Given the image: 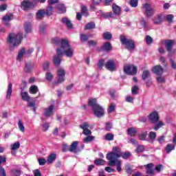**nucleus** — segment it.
<instances>
[{"instance_id":"nucleus-1","label":"nucleus","mask_w":176,"mask_h":176,"mask_svg":"<svg viewBox=\"0 0 176 176\" xmlns=\"http://www.w3.org/2000/svg\"><path fill=\"white\" fill-rule=\"evenodd\" d=\"M131 156V153L130 152L126 151L125 153H122L120 151V148L118 146H115L113 148L112 151L107 154V159L109 160L107 164L108 166H111V167H114L116 166V159L118 157H122V159L127 160Z\"/></svg>"},{"instance_id":"nucleus-2","label":"nucleus","mask_w":176,"mask_h":176,"mask_svg":"<svg viewBox=\"0 0 176 176\" xmlns=\"http://www.w3.org/2000/svg\"><path fill=\"white\" fill-rule=\"evenodd\" d=\"M52 43H54L55 45H58V43H60V47L57 48L58 54H62V56L63 54H65V56L69 58L74 57V53L75 51L74 48L69 45L68 41L63 39L60 42V39L58 38H54L52 39Z\"/></svg>"},{"instance_id":"nucleus-3","label":"nucleus","mask_w":176,"mask_h":176,"mask_svg":"<svg viewBox=\"0 0 176 176\" xmlns=\"http://www.w3.org/2000/svg\"><path fill=\"white\" fill-rule=\"evenodd\" d=\"M23 41V33H10L8 34L7 42L10 45V50L17 47Z\"/></svg>"},{"instance_id":"nucleus-4","label":"nucleus","mask_w":176,"mask_h":176,"mask_svg":"<svg viewBox=\"0 0 176 176\" xmlns=\"http://www.w3.org/2000/svg\"><path fill=\"white\" fill-rule=\"evenodd\" d=\"M88 104L89 107H91L94 115L96 116V118H101L104 116L105 111L104 108L101 107L100 104H97V99L91 98L88 101Z\"/></svg>"},{"instance_id":"nucleus-5","label":"nucleus","mask_w":176,"mask_h":176,"mask_svg":"<svg viewBox=\"0 0 176 176\" xmlns=\"http://www.w3.org/2000/svg\"><path fill=\"white\" fill-rule=\"evenodd\" d=\"M120 41L121 43H122L124 46H125L126 49H127L128 50H133L134 47H135L134 41H133V40L126 38L123 35L120 36Z\"/></svg>"},{"instance_id":"nucleus-6","label":"nucleus","mask_w":176,"mask_h":176,"mask_svg":"<svg viewBox=\"0 0 176 176\" xmlns=\"http://www.w3.org/2000/svg\"><path fill=\"white\" fill-rule=\"evenodd\" d=\"M112 12H107L104 14L105 17H115V16H119L121 13L120 7L116 4L112 5Z\"/></svg>"},{"instance_id":"nucleus-7","label":"nucleus","mask_w":176,"mask_h":176,"mask_svg":"<svg viewBox=\"0 0 176 176\" xmlns=\"http://www.w3.org/2000/svg\"><path fill=\"white\" fill-rule=\"evenodd\" d=\"M161 44L165 45L167 52H171L173 50V46L175 45V41L172 39L162 40Z\"/></svg>"},{"instance_id":"nucleus-8","label":"nucleus","mask_w":176,"mask_h":176,"mask_svg":"<svg viewBox=\"0 0 176 176\" xmlns=\"http://www.w3.org/2000/svg\"><path fill=\"white\" fill-rule=\"evenodd\" d=\"M124 72L127 75L134 76L137 74V67L133 65H127L124 67Z\"/></svg>"},{"instance_id":"nucleus-9","label":"nucleus","mask_w":176,"mask_h":176,"mask_svg":"<svg viewBox=\"0 0 176 176\" xmlns=\"http://www.w3.org/2000/svg\"><path fill=\"white\" fill-rule=\"evenodd\" d=\"M143 9H144V12L147 17H152V16L155 14V9L148 3L143 5Z\"/></svg>"},{"instance_id":"nucleus-10","label":"nucleus","mask_w":176,"mask_h":176,"mask_svg":"<svg viewBox=\"0 0 176 176\" xmlns=\"http://www.w3.org/2000/svg\"><path fill=\"white\" fill-rule=\"evenodd\" d=\"M105 68L108 69V71H111V72H113L114 71H116V66L115 65V61L113 60H108L105 65Z\"/></svg>"},{"instance_id":"nucleus-11","label":"nucleus","mask_w":176,"mask_h":176,"mask_svg":"<svg viewBox=\"0 0 176 176\" xmlns=\"http://www.w3.org/2000/svg\"><path fill=\"white\" fill-rule=\"evenodd\" d=\"M78 144H79L78 141L73 142L69 147L68 151L73 153H79L80 149L78 148Z\"/></svg>"},{"instance_id":"nucleus-12","label":"nucleus","mask_w":176,"mask_h":176,"mask_svg":"<svg viewBox=\"0 0 176 176\" xmlns=\"http://www.w3.org/2000/svg\"><path fill=\"white\" fill-rule=\"evenodd\" d=\"M63 60V54H58V49H56V55L54 56L53 63L54 65L58 67L61 64Z\"/></svg>"},{"instance_id":"nucleus-13","label":"nucleus","mask_w":176,"mask_h":176,"mask_svg":"<svg viewBox=\"0 0 176 176\" xmlns=\"http://www.w3.org/2000/svg\"><path fill=\"white\" fill-rule=\"evenodd\" d=\"M79 127L83 130L82 134H84V135H91V131L89 129V124L87 122H84L82 124L80 125Z\"/></svg>"},{"instance_id":"nucleus-14","label":"nucleus","mask_w":176,"mask_h":176,"mask_svg":"<svg viewBox=\"0 0 176 176\" xmlns=\"http://www.w3.org/2000/svg\"><path fill=\"white\" fill-rule=\"evenodd\" d=\"M21 6L23 10L27 11V10H30V9H32V8H34V4L28 0H24L21 3Z\"/></svg>"},{"instance_id":"nucleus-15","label":"nucleus","mask_w":176,"mask_h":176,"mask_svg":"<svg viewBox=\"0 0 176 176\" xmlns=\"http://www.w3.org/2000/svg\"><path fill=\"white\" fill-rule=\"evenodd\" d=\"M2 20L4 23V25L6 27H10V23L9 22L13 20V14L5 15L3 16Z\"/></svg>"},{"instance_id":"nucleus-16","label":"nucleus","mask_w":176,"mask_h":176,"mask_svg":"<svg viewBox=\"0 0 176 176\" xmlns=\"http://www.w3.org/2000/svg\"><path fill=\"white\" fill-rule=\"evenodd\" d=\"M153 74H155V75L160 76L164 72V69L161 65H156L154 66L153 68Z\"/></svg>"},{"instance_id":"nucleus-17","label":"nucleus","mask_w":176,"mask_h":176,"mask_svg":"<svg viewBox=\"0 0 176 176\" xmlns=\"http://www.w3.org/2000/svg\"><path fill=\"white\" fill-rule=\"evenodd\" d=\"M148 119L151 121V123H157L159 121V114L157 112L154 111L149 114Z\"/></svg>"},{"instance_id":"nucleus-18","label":"nucleus","mask_w":176,"mask_h":176,"mask_svg":"<svg viewBox=\"0 0 176 176\" xmlns=\"http://www.w3.org/2000/svg\"><path fill=\"white\" fill-rule=\"evenodd\" d=\"M53 111H54V105L52 104L48 108L45 109L44 116L47 118H50V116L53 115Z\"/></svg>"},{"instance_id":"nucleus-19","label":"nucleus","mask_w":176,"mask_h":176,"mask_svg":"<svg viewBox=\"0 0 176 176\" xmlns=\"http://www.w3.org/2000/svg\"><path fill=\"white\" fill-rule=\"evenodd\" d=\"M62 22L65 25H66L68 30H72L73 28L72 23L71 22V20H69L68 18L67 17L63 18Z\"/></svg>"},{"instance_id":"nucleus-20","label":"nucleus","mask_w":176,"mask_h":176,"mask_svg":"<svg viewBox=\"0 0 176 176\" xmlns=\"http://www.w3.org/2000/svg\"><path fill=\"white\" fill-rule=\"evenodd\" d=\"M146 168V173L149 175H153V164H148L144 166Z\"/></svg>"},{"instance_id":"nucleus-21","label":"nucleus","mask_w":176,"mask_h":176,"mask_svg":"<svg viewBox=\"0 0 176 176\" xmlns=\"http://www.w3.org/2000/svg\"><path fill=\"white\" fill-rule=\"evenodd\" d=\"M56 10L59 14H62L63 13H65V12H67V8L64 4H58L56 6Z\"/></svg>"},{"instance_id":"nucleus-22","label":"nucleus","mask_w":176,"mask_h":176,"mask_svg":"<svg viewBox=\"0 0 176 176\" xmlns=\"http://www.w3.org/2000/svg\"><path fill=\"white\" fill-rule=\"evenodd\" d=\"M65 80V76H57V80L54 82V86H57L60 85V83H64Z\"/></svg>"},{"instance_id":"nucleus-23","label":"nucleus","mask_w":176,"mask_h":176,"mask_svg":"<svg viewBox=\"0 0 176 176\" xmlns=\"http://www.w3.org/2000/svg\"><path fill=\"white\" fill-rule=\"evenodd\" d=\"M146 137H148V131H144L139 135L138 138L140 141H148V142H151V140H146Z\"/></svg>"},{"instance_id":"nucleus-24","label":"nucleus","mask_w":176,"mask_h":176,"mask_svg":"<svg viewBox=\"0 0 176 176\" xmlns=\"http://www.w3.org/2000/svg\"><path fill=\"white\" fill-rule=\"evenodd\" d=\"M102 50H104V52H111V50H112V45L111 43H104L102 47Z\"/></svg>"},{"instance_id":"nucleus-25","label":"nucleus","mask_w":176,"mask_h":176,"mask_svg":"<svg viewBox=\"0 0 176 176\" xmlns=\"http://www.w3.org/2000/svg\"><path fill=\"white\" fill-rule=\"evenodd\" d=\"M21 96L23 101H27L29 102V101L31 100V97H30V95H28V92L27 91H22L21 93Z\"/></svg>"},{"instance_id":"nucleus-26","label":"nucleus","mask_w":176,"mask_h":176,"mask_svg":"<svg viewBox=\"0 0 176 176\" xmlns=\"http://www.w3.org/2000/svg\"><path fill=\"white\" fill-rule=\"evenodd\" d=\"M34 65L32 63H26L24 69L25 72L28 73L32 71V68H34Z\"/></svg>"},{"instance_id":"nucleus-27","label":"nucleus","mask_w":176,"mask_h":176,"mask_svg":"<svg viewBox=\"0 0 176 176\" xmlns=\"http://www.w3.org/2000/svg\"><path fill=\"white\" fill-rule=\"evenodd\" d=\"M38 91H39V89L36 85H32L29 89V93H30V94H36Z\"/></svg>"},{"instance_id":"nucleus-28","label":"nucleus","mask_w":176,"mask_h":176,"mask_svg":"<svg viewBox=\"0 0 176 176\" xmlns=\"http://www.w3.org/2000/svg\"><path fill=\"white\" fill-rule=\"evenodd\" d=\"M56 157H57L56 154L52 153L48 156V158L47 160V163H48V164H52V163H53V162L56 160Z\"/></svg>"},{"instance_id":"nucleus-29","label":"nucleus","mask_w":176,"mask_h":176,"mask_svg":"<svg viewBox=\"0 0 176 176\" xmlns=\"http://www.w3.org/2000/svg\"><path fill=\"white\" fill-rule=\"evenodd\" d=\"M25 31L26 34H30V32H32V25H31V23H25Z\"/></svg>"},{"instance_id":"nucleus-30","label":"nucleus","mask_w":176,"mask_h":176,"mask_svg":"<svg viewBox=\"0 0 176 176\" xmlns=\"http://www.w3.org/2000/svg\"><path fill=\"white\" fill-rule=\"evenodd\" d=\"M174 149H175V145L172 144H167L165 148L166 153H170V152H171V151H174Z\"/></svg>"},{"instance_id":"nucleus-31","label":"nucleus","mask_w":176,"mask_h":176,"mask_svg":"<svg viewBox=\"0 0 176 176\" xmlns=\"http://www.w3.org/2000/svg\"><path fill=\"white\" fill-rule=\"evenodd\" d=\"M128 135H130V137H135V135H137V130L134 128L128 129Z\"/></svg>"},{"instance_id":"nucleus-32","label":"nucleus","mask_w":176,"mask_h":176,"mask_svg":"<svg viewBox=\"0 0 176 176\" xmlns=\"http://www.w3.org/2000/svg\"><path fill=\"white\" fill-rule=\"evenodd\" d=\"M45 10H40L36 13V19L38 20H41V19H43V16H45Z\"/></svg>"},{"instance_id":"nucleus-33","label":"nucleus","mask_w":176,"mask_h":176,"mask_svg":"<svg viewBox=\"0 0 176 176\" xmlns=\"http://www.w3.org/2000/svg\"><path fill=\"white\" fill-rule=\"evenodd\" d=\"M151 76V73L148 70H144L142 75V80H146Z\"/></svg>"},{"instance_id":"nucleus-34","label":"nucleus","mask_w":176,"mask_h":176,"mask_svg":"<svg viewBox=\"0 0 176 176\" xmlns=\"http://www.w3.org/2000/svg\"><path fill=\"white\" fill-rule=\"evenodd\" d=\"M94 164H96V166H105L107 162H105L104 160L97 159L95 160Z\"/></svg>"},{"instance_id":"nucleus-35","label":"nucleus","mask_w":176,"mask_h":176,"mask_svg":"<svg viewBox=\"0 0 176 176\" xmlns=\"http://www.w3.org/2000/svg\"><path fill=\"white\" fill-rule=\"evenodd\" d=\"M153 21L154 24H162V21H163V19H162V16L158 15L153 19Z\"/></svg>"},{"instance_id":"nucleus-36","label":"nucleus","mask_w":176,"mask_h":176,"mask_svg":"<svg viewBox=\"0 0 176 176\" xmlns=\"http://www.w3.org/2000/svg\"><path fill=\"white\" fill-rule=\"evenodd\" d=\"M12 83H10L7 90V96H6V98L8 100H10V96H12Z\"/></svg>"},{"instance_id":"nucleus-37","label":"nucleus","mask_w":176,"mask_h":176,"mask_svg":"<svg viewBox=\"0 0 176 176\" xmlns=\"http://www.w3.org/2000/svg\"><path fill=\"white\" fill-rule=\"evenodd\" d=\"M53 78H54V76H53V74H52V72H47L45 73V79L46 80H47L48 82H52V80H53Z\"/></svg>"},{"instance_id":"nucleus-38","label":"nucleus","mask_w":176,"mask_h":176,"mask_svg":"<svg viewBox=\"0 0 176 176\" xmlns=\"http://www.w3.org/2000/svg\"><path fill=\"white\" fill-rule=\"evenodd\" d=\"M81 14L85 17L89 16V11L87 10V8L85 6L81 7Z\"/></svg>"},{"instance_id":"nucleus-39","label":"nucleus","mask_w":176,"mask_h":176,"mask_svg":"<svg viewBox=\"0 0 176 176\" xmlns=\"http://www.w3.org/2000/svg\"><path fill=\"white\" fill-rule=\"evenodd\" d=\"M103 38L106 41H111L112 39V34L109 32H105L103 33Z\"/></svg>"},{"instance_id":"nucleus-40","label":"nucleus","mask_w":176,"mask_h":176,"mask_svg":"<svg viewBox=\"0 0 176 176\" xmlns=\"http://www.w3.org/2000/svg\"><path fill=\"white\" fill-rule=\"evenodd\" d=\"M148 137L151 141L149 142H151V144H153V141H155V140L156 139V133L153 131H151L149 133Z\"/></svg>"},{"instance_id":"nucleus-41","label":"nucleus","mask_w":176,"mask_h":176,"mask_svg":"<svg viewBox=\"0 0 176 176\" xmlns=\"http://www.w3.org/2000/svg\"><path fill=\"white\" fill-rule=\"evenodd\" d=\"M96 28V23L94 22H89L85 25V30H93Z\"/></svg>"},{"instance_id":"nucleus-42","label":"nucleus","mask_w":176,"mask_h":176,"mask_svg":"<svg viewBox=\"0 0 176 176\" xmlns=\"http://www.w3.org/2000/svg\"><path fill=\"white\" fill-rule=\"evenodd\" d=\"M24 53H25V49H22L19 52L16 60L18 61H21V58H23V56H24Z\"/></svg>"},{"instance_id":"nucleus-43","label":"nucleus","mask_w":176,"mask_h":176,"mask_svg":"<svg viewBox=\"0 0 176 176\" xmlns=\"http://www.w3.org/2000/svg\"><path fill=\"white\" fill-rule=\"evenodd\" d=\"M45 13L47 16H52V14H53V7H52V5L49 4V6L46 11H45Z\"/></svg>"},{"instance_id":"nucleus-44","label":"nucleus","mask_w":176,"mask_h":176,"mask_svg":"<svg viewBox=\"0 0 176 176\" xmlns=\"http://www.w3.org/2000/svg\"><path fill=\"white\" fill-rule=\"evenodd\" d=\"M116 164L117 166V171L120 173V171H122V161L116 158Z\"/></svg>"},{"instance_id":"nucleus-45","label":"nucleus","mask_w":176,"mask_h":176,"mask_svg":"<svg viewBox=\"0 0 176 176\" xmlns=\"http://www.w3.org/2000/svg\"><path fill=\"white\" fill-rule=\"evenodd\" d=\"M164 126V123L163 122H158L155 125H154L153 129L155 130V131H157L159 129H161V127H163Z\"/></svg>"},{"instance_id":"nucleus-46","label":"nucleus","mask_w":176,"mask_h":176,"mask_svg":"<svg viewBox=\"0 0 176 176\" xmlns=\"http://www.w3.org/2000/svg\"><path fill=\"white\" fill-rule=\"evenodd\" d=\"M18 127L22 133H24L25 131V127L24 126V124H23V122H21V120L18 122Z\"/></svg>"},{"instance_id":"nucleus-47","label":"nucleus","mask_w":176,"mask_h":176,"mask_svg":"<svg viewBox=\"0 0 176 176\" xmlns=\"http://www.w3.org/2000/svg\"><path fill=\"white\" fill-rule=\"evenodd\" d=\"M20 148V142H16L13 144L11 145V151H17Z\"/></svg>"},{"instance_id":"nucleus-48","label":"nucleus","mask_w":176,"mask_h":176,"mask_svg":"<svg viewBox=\"0 0 176 176\" xmlns=\"http://www.w3.org/2000/svg\"><path fill=\"white\" fill-rule=\"evenodd\" d=\"M11 173L13 176H20L21 175V170L20 169H12Z\"/></svg>"},{"instance_id":"nucleus-49","label":"nucleus","mask_w":176,"mask_h":176,"mask_svg":"<svg viewBox=\"0 0 176 176\" xmlns=\"http://www.w3.org/2000/svg\"><path fill=\"white\" fill-rule=\"evenodd\" d=\"M57 76H65V70L63 68L58 69Z\"/></svg>"},{"instance_id":"nucleus-50","label":"nucleus","mask_w":176,"mask_h":176,"mask_svg":"<svg viewBox=\"0 0 176 176\" xmlns=\"http://www.w3.org/2000/svg\"><path fill=\"white\" fill-rule=\"evenodd\" d=\"M144 151H145V146H144V145H139L138 146V148H136L135 152L137 153H141L144 152Z\"/></svg>"},{"instance_id":"nucleus-51","label":"nucleus","mask_w":176,"mask_h":176,"mask_svg":"<svg viewBox=\"0 0 176 176\" xmlns=\"http://www.w3.org/2000/svg\"><path fill=\"white\" fill-rule=\"evenodd\" d=\"M156 79H157V82H158V83H164V82H166V79L162 75L157 76Z\"/></svg>"},{"instance_id":"nucleus-52","label":"nucleus","mask_w":176,"mask_h":176,"mask_svg":"<svg viewBox=\"0 0 176 176\" xmlns=\"http://www.w3.org/2000/svg\"><path fill=\"white\" fill-rule=\"evenodd\" d=\"M89 36H90L87 35V34H80V39L81 42H86V41H87V39H89Z\"/></svg>"},{"instance_id":"nucleus-53","label":"nucleus","mask_w":176,"mask_h":176,"mask_svg":"<svg viewBox=\"0 0 176 176\" xmlns=\"http://www.w3.org/2000/svg\"><path fill=\"white\" fill-rule=\"evenodd\" d=\"M49 67H50V63L48 61H45L43 64V69L44 71H48L49 70Z\"/></svg>"},{"instance_id":"nucleus-54","label":"nucleus","mask_w":176,"mask_h":176,"mask_svg":"<svg viewBox=\"0 0 176 176\" xmlns=\"http://www.w3.org/2000/svg\"><path fill=\"white\" fill-rule=\"evenodd\" d=\"M49 127H50V124L48 122H44L43 124V131H47V130H49Z\"/></svg>"},{"instance_id":"nucleus-55","label":"nucleus","mask_w":176,"mask_h":176,"mask_svg":"<svg viewBox=\"0 0 176 176\" xmlns=\"http://www.w3.org/2000/svg\"><path fill=\"white\" fill-rule=\"evenodd\" d=\"M130 5L132 8H137L138 6V0H131Z\"/></svg>"},{"instance_id":"nucleus-56","label":"nucleus","mask_w":176,"mask_h":176,"mask_svg":"<svg viewBox=\"0 0 176 176\" xmlns=\"http://www.w3.org/2000/svg\"><path fill=\"white\" fill-rule=\"evenodd\" d=\"M105 140H107V141H113V134H112V133H107L105 135Z\"/></svg>"},{"instance_id":"nucleus-57","label":"nucleus","mask_w":176,"mask_h":176,"mask_svg":"<svg viewBox=\"0 0 176 176\" xmlns=\"http://www.w3.org/2000/svg\"><path fill=\"white\" fill-rule=\"evenodd\" d=\"M153 43V39L152 38V37H151V36H146V43L147 45H151V43Z\"/></svg>"},{"instance_id":"nucleus-58","label":"nucleus","mask_w":176,"mask_h":176,"mask_svg":"<svg viewBox=\"0 0 176 176\" xmlns=\"http://www.w3.org/2000/svg\"><path fill=\"white\" fill-rule=\"evenodd\" d=\"M116 105L115 104V103H112L109 107V113H112V112H113V111H115V108H116Z\"/></svg>"},{"instance_id":"nucleus-59","label":"nucleus","mask_w":176,"mask_h":176,"mask_svg":"<svg viewBox=\"0 0 176 176\" xmlns=\"http://www.w3.org/2000/svg\"><path fill=\"white\" fill-rule=\"evenodd\" d=\"M93 140H94V136H87L85 138H84V142H91V141H93Z\"/></svg>"},{"instance_id":"nucleus-60","label":"nucleus","mask_w":176,"mask_h":176,"mask_svg":"<svg viewBox=\"0 0 176 176\" xmlns=\"http://www.w3.org/2000/svg\"><path fill=\"white\" fill-rule=\"evenodd\" d=\"M166 19L168 23H173V19H174V15L173 14H168L166 16Z\"/></svg>"},{"instance_id":"nucleus-61","label":"nucleus","mask_w":176,"mask_h":176,"mask_svg":"<svg viewBox=\"0 0 176 176\" xmlns=\"http://www.w3.org/2000/svg\"><path fill=\"white\" fill-rule=\"evenodd\" d=\"M87 45L92 47L97 46V41L93 40L88 41Z\"/></svg>"},{"instance_id":"nucleus-62","label":"nucleus","mask_w":176,"mask_h":176,"mask_svg":"<svg viewBox=\"0 0 176 176\" xmlns=\"http://www.w3.org/2000/svg\"><path fill=\"white\" fill-rule=\"evenodd\" d=\"M111 129H112V123L111 122H107L106 123V127H105V130L107 131H110Z\"/></svg>"},{"instance_id":"nucleus-63","label":"nucleus","mask_w":176,"mask_h":176,"mask_svg":"<svg viewBox=\"0 0 176 176\" xmlns=\"http://www.w3.org/2000/svg\"><path fill=\"white\" fill-rule=\"evenodd\" d=\"M0 176H6V171H5V168L0 166Z\"/></svg>"},{"instance_id":"nucleus-64","label":"nucleus","mask_w":176,"mask_h":176,"mask_svg":"<svg viewBox=\"0 0 176 176\" xmlns=\"http://www.w3.org/2000/svg\"><path fill=\"white\" fill-rule=\"evenodd\" d=\"M138 87H137V85H135L133 87H132L131 89V93L133 95L137 94V91H138Z\"/></svg>"}]
</instances>
